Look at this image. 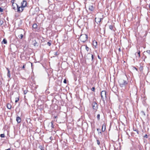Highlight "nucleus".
Listing matches in <instances>:
<instances>
[{
    "label": "nucleus",
    "mask_w": 150,
    "mask_h": 150,
    "mask_svg": "<svg viewBox=\"0 0 150 150\" xmlns=\"http://www.w3.org/2000/svg\"><path fill=\"white\" fill-rule=\"evenodd\" d=\"M21 6H19L18 10L17 11L18 12H21L23 11L24 8L26 6L27 2L25 1H23L21 3Z\"/></svg>",
    "instance_id": "f257e3e1"
},
{
    "label": "nucleus",
    "mask_w": 150,
    "mask_h": 150,
    "mask_svg": "<svg viewBox=\"0 0 150 150\" xmlns=\"http://www.w3.org/2000/svg\"><path fill=\"white\" fill-rule=\"evenodd\" d=\"M118 82L120 86L121 87L125 86L127 83V81L122 78L120 79L118 81Z\"/></svg>",
    "instance_id": "f03ea898"
},
{
    "label": "nucleus",
    "mask_w": 150,
    "mask_h": 150,
    "mask_svg": "<svg viewBox=\"0 0 150 150\" xmlns=\"http://www.w3.org/2000/svg\"><path fill=\"white\" fill-rule=\"evenodd\" d=\"M81 40L83 42H86L87 40L88 36L86 34L81 35L80 37Z\"/></svg>",
    "instance_id": "7ed1b4c3"
},
{
    "label": "nucleus",
    "mask_w": 150,
    "mask_h": 150,
    "mask_svg": "<svg viewBox=\"0 0 150 150\" xmlns=\"http://www.w3.org/2000/svg\"><path fill=\"white\" fill-rule=\"evenodd\" d=\"M106 93L105 91H103L101 93V98L104 101V98H106Z\"/></svg>",
    "instance_id": "20e7f679"
},
{
    "label": "nucleus",
    "mask_w": 150,
    "mask_h": 150,
    "mask_svg": "<svg viewBox=\"0 0 150 150\" xmlns=\"http://www.w3.org/2000/svg\"><path fill=\"white\" fill-rule=\"evenodd\" d=\"M92 106L93 109L96 111L98 109V105L97 103L95 102H93L92 103Z\"/></svg>",
    "instance_id": "39448f33"
},
{
    "label": "nucleus",
    "mask_w": 150,
    "mask_h": 150,
    "mask_svg": "<svg viewBox=\"0 0 150 150\" xmlns=\"http://www.w3.org/2000/svg\"><path fill=\"white\" fill-rule=\"evenodd\" d=\"M17 7V10H18V8H19V6L16 3H13L12 4V7L13 9L14 10H16V8Z\"/></svg>",
    "instance_id": "423d86ee"
},
{
    "label": "nucleus",
    "mask_w": 150,
    "mask_h": 150,
    "mask_svg": "<svg viewBox=\"0 0 150 150\" xmlns=\"http://www.w3.org/2000/svg\"><path fill=\"white\" fill-rule=\"evenodd\" d=\"M103 19V18H101L100 17H96L95 18V21L97 23H99L101 20H102Z\"/></svg>",
    "instance_id": "0eeeda50"
},
{
    "label": "nucleus",
    "mask_w": 150,
    "mask_h": 150,
    "mask_svg": "<svg viewBox=\"0 0 150 150\" xmlns=\"http://www.w3.org/2000/svg\"><path fill=\"white\" fill-rule=\"evenodd\" d=\"M94 8H95V7L93 6L92 5H90L89 6L88 9L90 11H93L94 10Z\"/></svg>",
    "instance_id": "6e6552de"
},
{
    "label": "nucleus",
    "mask_w": 150,
    "mask_h": 150,
    "mask_svg": "<svg viewBox=\"0 0 150 150\" xmlns=\"http://www.w3.org/2000/svg\"><path fill=\"white\" fill-rule=\"evenodd\" d=\"M16 120L17 122L18 123H20L21 122V118L19 117H16Z\"/></svg>",
    "instance_id": "1a4fd4ad"
},
{
    "label": "nucleus",
    "mask_w": 150,
    "mask_h": 150,
    "mask_svg": "<svg viewBox=\"0 0 150 150\" xmlns=\"http://www.w3.org/2000/svg\"><path fill=\"white\" fill-rule=\"evenodd\" d=\"M7 70H8V73L7 74V76L8 77L10 78L11 77V74L10 73V71H9V70L8 68H7Z\"/></svg>",
    "instance_id": "9d476101"
},
{
    "label": "nucleus",
    "mask_w": 150,
    "mask_h": 150,
    "mask_svg": "<svg viewBox=\"0 0 150 150\" xmlns=\"http://www.w3.org/2000/svg\"><path fill=\"white\" fill-rule=\"evenodd\" d=\"M93 45L94 46L96 47L97 45V42L95 40L93 41Z\"/></svg>",
    "instance_id": "9b49d317"
},
{
    "label": "nucleus",
    "mask_w": 150,
    "mask_h": 150,
    "mask_svg": "<svg viewBox=\"0 0 150 150\" xmlns=\"http://www.w3.org/2000/svg\"><path fill=\"white\" fill-rule=\"evenodd\" d=\"M49 125H50L51 127V129L54 128V125H53V122H51L49 124Z\"/></svg>",
    "instance_id": "f8f14e48"
},
{
    "label": "nucleus",
    "mask_w": 150,
    "mask_h": 150,
    "mask_svg": "<svg viewBox=\"0 0 150 150\" xmlns=\"http://www.w3.org/2000/svg\"><path fill=\"white\" fill-rule=\"evenodd\" d=\"M102 131L103 132H104L105 131V125H103L102 126Z\"/></svg>",
    "instance_id": "ddd939ff"
},
{
    "label": "nucleus",
    "mask_w": 150,
    "mask_h": 150,
    "mask_svg": "<svg viewBox=\"0 0 150 150\" xmlns=\"http://www.w3.org/2000/svg\"><path fill=\"white\" fill-rule=\"evenodd\" d=\"M37 25L35 23L33 25V27L34 28H37Z\"/></svg>",
    "instance_id": "4468645a"
},
{
    "label": "nucleus",
    "mask_w": 150,
    "mask_h": 150,
    "mask_svg": "<svg viewBox=\"0 0 150 150\" xmlns=\"http://www.w3.org/2000/svg\"><path fill=\"white\" fill-rule=\"evenodd\" d=\"M7 108L8 109H10L11 108V105L10 104H7Z\"/></svg>",
    "instance_id": "2eb2a0df"
},
{
    "label": "nucleus",
    "mask_w": 150,
    "mask_h": 150,
    "mask_svg": "<svg viewBox=\"0 0 150 150\" xmlns=\"http://www.w3.org/2000/svg\"><path fill=\"white\" fill-rule=\"evenodd\" d=\"M88 56H89L90 57H91V58H92V60H93V55H92V54H88Z\"/></svg>",
    "instance_id": "dca6fc26"
},
{
    "label": "nucleus",
    "mask_w": 150,
    "mask_h": 150,
    "mask_svg": "<svg viewBox=\"0 0 150 150\" xmlns=\"http://www.w3.org/2000/svg\"><path fill=\"white\" fill-rule=\"evenodd\" d=\"M2 43H4V44H6L7 43V41L5 39H4L3 40Z\"/></svg>",
    "instance_id": "f3484780"
},
{
    "label": "nucleus",
    "mask_w": 150,
    "mask_h": 150,
    "mask_svg": "<svg viewBox=\"0 0 150 150\" xmlns=\"http://www.w3.org/2000/svg\"><path fill=\"white\" fill-rule=\"evenodd\" d=\"M23 34H21L20 35H18V37L20 38H21V39H22L23 37Z\"/></svg>",
    "instance_id": "a211bd4d"
},
{
    "label": "nucleus",
    "mask_w": 150,
    "mask_h": 150,
    "mask_svg": "<svg viewBox=\"0 0 150 150\" xmlns=\"http://www.w3.org/2000/svg\"><path fill=\"white\" fill-rule=\"evenodd\" d=\"M0 137H5V135L4 134H1L0 135Z\"/></svg>",
    "instance_id": "6ab92c4d"
},
{
    "label": "nucleus",
    "mask_w": 150,
    "mask_h": 150,
    "mask_svg": "<svg viewBox=\"0 0 150 150\" xmlns=\"http://www.w3.org/2000/svg\"><path fill=\"white\" fill-rule=\"evenodd\" d=\"M36 44L37 42L35 41H33V44L35 46L36 45Z\"/></svg>",
    "instance_id": "aec40b11"
},
{
    "label": "nucleus",
    "mask_w": 150,
    "mask_h": 150,
    "mask_svg": "<svg viewBox=\"0 0 150 150\" xmlns=\"http://www.w3.org/2000/svg\"><path fill=\"white\" fill-rule=\"evenodd\" d=\"M100 114H98L97 115V119L99 120L100 119Z\"/></svg>",
    "instance_id": "412c9836"
},
{
    "label": "nucleus",
    "mask_w": 150,
    "mask_h": 150,
    "mask_svg": "<svg viewBox=\"0 0 150 150\" xmlns=\"http://www.w3.org/2000/svg\"><path fill=\"white\" fill-rule=\"evenodd\" d=\"M86 49L87 51H88L89 48L87 46H86Z\"/></svg>",
    "instance_id": "4be33fe9"
},
{
    "label": "nucleus",
    "mask_w": 150,
    "mask_h": 150,
    "mask_svg": "<svg viewBox=\"0 0 150 150\" xmlns=\"http://www.w3.org/2000/svg\"><path fill=\"white\" fill-rule=\"evenodd\" d=\"M3 23V22L2 21H0V25H2Z\"/></svg>",
    "instance_id": "5701e85b"
},
{
    "label": "nucleus",
    "mask_w": 150,
    "mask_h": 150,
    "mask_svg": "<svg viewBox=\"0 0 150 150\" xmlns=\"http://www.w3.org/2000/svg\"><path fill=\"white\" fill-rule=\"evenodd\" d=\"M47 44L48 45L50 46L51 45V43L49 42H47Z\"/></svg>",
    "instance_id": "b1692460"
},
{
    "label": "nucleus",
    "mask_w": 150,
    "mask_h": 150,
    "mask_svg": "<svg viewBox=\"0 0 150 150\" xmlns=\"http://www.w3.org/2000/svg\"><path fill=\"white\" fill-rule=\"evenodd\" d=\"M97 144L98 145H99V144H100V142H99L98 140H97Z\"/></svg>",
    "instance_id": "393cba45"
},
{
    "label": "nucleus",
    "mask_w": 150,
    "mask_h": 150,
    "mask_svg": "<svg viewBox=\"0 0 150 150\" xmlns=\"http://www.w3.org/2000/svg\"><path fill=\"white\" fill-rule=\"evenodd\" d=\"M139 55V57H140V51H139V52L137 53Z\"/></svg>",
    "instance_id": "a878e982"
},
{
    "label": "nucleus",
    "mask_w": 150,
    "mask_h": 150,
    "mask_svg": "<svg viewBox=\"0 0 150 150\" xmlns=\"http://www.w3.org/2000/svg\"><path fill=\"white\" fill-rule=\"evenodd\" d=\"M144 137L145 138H148V136L147 134H146L144 135Z\"/></svg>",
    "instance_id": "bb28decb"
},
{
    "label": "nucleus",
    "mask_w": 150,
    "mask_h": 150,
    "mask_svg": "<svg viewBox=\"0 0 150 150\" xmlns=\"http://www.w3.org/2000/svg\"><path fill=\"white\" fill-rule=\"evenodd\" d=\"M146 52L150 54V50H148L146 51Z\"/></svg>",
    "instance_id": "cd10ccee"
},
{
    "label": "nucleus",
    "mask_w": 150,
    "mask_h": 150,
    "mask_svg": "<svg viewBox=\"0 0 150 150\" xmlns=\"http://www.w3.org/2000/svg\"><path fill=\"white\" fill-rule=\"evenodd\" d=\"M94 90H95V88L94 87H92L91 88V90L92 91H94Z\"/></svg>",
    "instance_id": "c85d7f7f"
},
{
    "label": "nucleus",
    "mask_w": 150,
    "mask_h": 150,
    "mask_svg": "<svg viewBox=\"0 0 150 150\" xmlns=\"http://www.w3.org/2000/svg\"><path fill=\"white\" fill-rule=\"evenodd\" d=\"M58 54H57V52H55L54 53V55H57Z\"/></svg>",
    "instance_id": "c756f323"
},
{
    "label": "nucleus",
    "mask_w": 150,
    "mask_h": 150,
    "mask_svg": "<svg viewBox=\"0 0 150 150\" xmlns=\"http://www.w3.org/2000/svg\"><path fill=\"white\" fill-rule=\"evenodd\" d=\"M3 11V9L0 7V12H2Z\"/></svg>",
    "instance_id": "7c9ffc66"
},
{
    "label": "nucleus",
    "mask_w": 150,
    "mask_h": 150,
    "mask_svg": "<svg viewBox=\"0 0 150 150\" xmlns=\"http://www.w3.org/2000/svg\"><path fill=\"white\" fill-rule=\"evenodd\" d=\"M14 0H12L11 1V3H12V4L13 3H14Z\"/></svg>",
    "instance_id": "2f4dec72"
},
{
    "label": "nucleus",
    "mask_w": 150,
    "mask_h": 150,
    "mask_svg": "<svg viewBox=\"0 0 150 150\" xmlns=\"http://www.w3.org/2000/svg\"><path fill=\"white\" fill-rule=\"evenodd\" d=\"M64 83H66V80L65 79L64 81Z\"/></svg>",
    "instance_id": "473e14b6"
},
{
    "label": "nucleus",
    "mask_w": 150,
    "mask_h": 150,
    "mask_svg": "<svg viewBox=\"0 0 150 150\" xmlns=\"http://www.w3.org/2000/svg\"><path fill=\"white\" fill-rule=\"evenodd\" d=\"M110 28L111 29H112V26H111V25H110Z\"/></svg>",
    "instance_id": "72a5a7b5"
},
{
    "label": "nucleus",
    "mask_w": 150,
    "mask_h": 150,
    "mask_svg": "<svg viewBox=\"0 0 150 150\" xmlns=\"http://www.w3.org/2000/svg\"><path fill=\"white\" fill-rule=\"evenodd\" d=\"M25 64H24L22 67V68L23 69H24L25 68Z\"/></svg>",
    "instance_id": "f704fd0d"
},
{
    "label": "nucleus",
    "mask_w": 150,
    "mask_h": 150,
    "mask_svg": "<svg viewBox=\"0 0 150 150\" xmlns=\"http://www.w3.org/2000/svg\"><path fill=\"white\" fill-rule=\"evenodd\" d=\"M18 100H19V99L18 98L17 100H16L15 101V102L16 103L18 101Z\"/></svg>",
    "instance_id": "c9c22d12"
},
{
    "label": "nucleus",
    "mask_w": 150,
    "mask_h": 150,
    "mask_svg": "<svg viewBox=\"0 0 150 150\" xmlns=\"http://www.w3.org/2000/svg\"><path fill=\"white\" fill-rule=\"evenodd\" d=\"M119 52H121V49H120V48L119 49Z\"/></svg>",
    "instance_id": "e433bc0d"
},
{
    "label": "nucleus",
    "mask_w": 150,
    "mask_h": 150,
    "mask_svg": "<svg viewBox=\"0 0 150 150\" xmlns=\"http://www.w3.org/2000/svg\"><path fill=\"white\" fill-rule=\"evenodd\" d=\"M98 58L99 59H101L100 57V56L99 55L98 56Z\"/></svg>",
    "instance_id": "4c0bfd02"
},
{
    "label": "nucleus",
    "mask_w": 150,
    "mask_h": 150,
    "mask_svg": "<svg viewBox=\"0 0 150 150\" xmlns=\"http://www.w3.org/2000/svg\"><path fill=\"white\" fill-rule=\"evenodd\" d=\"M5 150H11V149L10 148H9L8 149H6Z\"/></svg>",
    "instance_id": "58836bf2"
},
{
    "label": "nucleus",
    "mask_w": 150,
    "mask_h": 150,
    "mask_svg": "<svg viewBox=\"0 0 150 150\" xmlns=\"http://www.w3.org/2000/svg\"><path fill=\"white\" fill-rule=\"evenodd\" d=\"M24 93L25 94H26V92H25V91H24Z\"/></svg>",
    "instance_id": "ea45409f"
},
{
    "label": "nucleus",
    "mask_w": 150,
    "mask_h": 150,
    "mask_svg": "<svg viewBox=\"0 0 150 150\" xmlns=\"http://www.w3.org/2000/svg\"><path fill=\"white\" fill-rule=\"evenodd\" d=\"M50 139H52V137H50Z\"/></svg>",
    "instance_id": "a19ab883"
},
{
    "label": "nucleus",
    "mask_w": 150,
    "mask_h": 150,
    "mask_svg": "<svg viewBox=\"0 0 150 150\" xmlns=\"http://www.w3.org/2000/svg\"><path fill=\"white\" fill-rule=\"evenodd\" d=\"M57 116H56L55 117V118H57Z\"/></svg>",
    "instance_id": "79ce46f5"
},
{
    "label": "nucleus",
    "mask_w": 150,
    "mask_h": 150,
    "mask_svg": "<svg viewBox=\"0 0 150 150\" xmlns=\"http://www.w3.org/2000/svg\"><path fill=\"white\" fill-rule=\"evenodd\" d=\"M41 150H44V149H41Z\"/></svg>",
    "instance_id": "37998d69"
},
{
    "label": "nucleus",
    "mask_w": 150,
    "mask_h": 150,
    "mask_svg": "<svg viewBox=\"0 0 150 150\" xmlns=\"http://www.w3.org/2000/svg\"><path fill=\"white\" fill-rule=\"evenodd\" d=\"M101 15H101V14H100V15H99V16H101Z\"/></svg>",
    "instance_id": "c03bdc74"
},
{
    "label": "nucleus",
    "mask_w": 150,
    "mask_h": 150,
    "mask_svg": "<svg viewBox=\"0 0 150 150\" xmlns=\"http://www.w3.org/2000/svg\"><path fill=\"white\" fill-rule=\"evenodd\" d=\"M149 7L150 8V5H149Z\"/></svg>",
    "instance_id": "a18cd8bd"
},
{
    "label": "nucleus",
    "mask_w": 150,
    "mask_h": 150,
    "mask_svg": "<svg viewBox=\"0 0 150 150\" xmlns=\"http://www.w3.org/2000/svg\"><path fill=\"white\" fill-rule=\"evenodd\" d=\"M98 129H97V130L98 131Z\"/></svg>",
    "instance_id": "49530a36"
}]
</instances>
